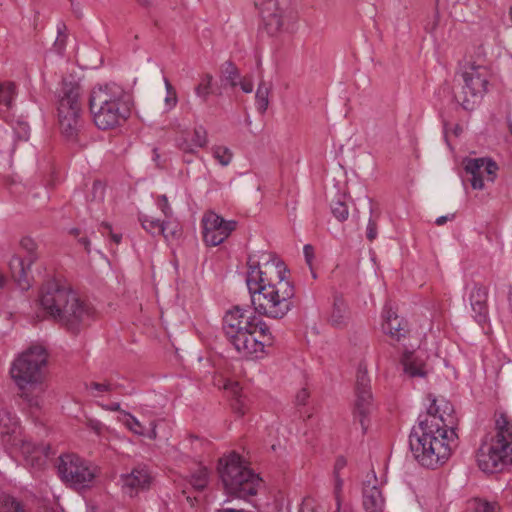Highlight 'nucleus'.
<instances>
[{
    "label": "nucleus",
    "instance_id": "1",
    "mask_svg": "<svg viewBox=\"0 0 512 512\" xmlns=\"http://www.w3.org/2000/svg\"><path fill=\"white\" fill-rule=\"evenodd\" d=\"M430 406L418 417L411 429L409 447L415 460L423 467L436 469L451 456L452 443L457 434L454 425V407L444 399L429 395Z\"/></svg>",
    "mask_w": 512,
    "mask_h": 512
},
{
    "label": "nucleus",
    "instance_id": "2",
    "mask_svg": "<svg viewBox=\"0 0 512 512\" xmlns=\"http://www.w3.org/2000/svg\"><path fill=\"white\" fill-rule=\"evenodd\" d=\"M246 284L256 313L273 319H282L292 309L295 296L294 285L287 280L285 264L273 259L276 281L268 277V272L260 269L259 261L249 256Z\"/></svg>",
    "mask_w": 512,
    "mask_h": 512
},
{
    "label": "nucleus",
    "instance_id": "3",
    "mask_svg": "<svg viewBox=\"0 0 512 512\" xmlns=\"http://www.w3.org/2000/svg\"><path fill=\"white\" fill-rule=\"evenodd\" d=\"M39 303L43 311L72 333L78 334L90 325L95 317L94 308L59 280H46L39 292Z\"/></svg>",
    "mask_w": 512,
    "mask_h": 512
},
{
    "label": "nucleus",
    "instance_id": "4",
    "mask_svg": "<svg viewBox=\"0 0 512 512\" xmlns=\"http://www.w3.org/2000/svg\"><path fill=\"white\" fill-rule=\"evenodd\" d=\"M248 309L234 306L223 318V331L228 342L245 358H258L274 337L268 325Z\"/></svg>",
    "mask_w": 512,
    "mask_h": 512
},
{
    "label": "nucleus",
    "instance_id": "5",
    "mask_svg": "<svg viewBox=\"0 0 512 512\" xmlns=\"http://www.w3.org/2000/svg\"><path fill=\"white\" fill-rule=\"evenodd\" d=\"M48 363V352L42 345H32L12 363L10 375L19 392L18 395L30 407L40 406L43 380Z\"/></svg>",
    "mask_w": 512,
    "mask_h": 512
},
{
    "label": "nucleus",
    "instance_id": "6",
    "mask_svg": "<svg viewBox=\"0 0 512 512\" xmlns=\"http://www.w3.org/2000/svg\"><path fill=\"white\" fill-rule=\"evenodd\" d=\"M89 109L99 129H112L130 116L129 96L115 83L99 85L90 93Z\"/></svg>",
    "mask_w": 512,
    "mask_h": 512
},
{
    "label": "nucleus",
    "instance_id": "7",
    "mask_svg": "<svg viewBox=\"0 0 512 512\" xmlns=\"http://www.w3.org/2000/svg\"><path fill=\"white\" fill-rule=\"evenodd\" d=\"M479 468L497 473L512 464V421L503 413L495 420V434L486 438L477 454Z\"/></svg>",
    "mask_w": 512,
    "mask_h": 512
},
{
    "label": "nucleus",
    "instance_id": "8",
    "mask_svg": "<svg viewBox=\"0 0 512 512\" xmlns=\"http://www.w3.org/2000/svg\"><path fill=\"white\" fill-rule=\"evenodd\" d=\"M217 469L228 496L246 500L257 494L262 479L244 464L239 454L232 452L220 458Z\"/></svg>",
    "mask_w": 512,
    "mask_h": 512
},
{
    "label": "nucleus",
    "instance_id": "9",
    "mask_svg": "<svg viewBox=\"0 0 512 512\" xmlns=\"http://www.w3.org/2000/svg\"><path fill=\"white\" fill-rule=\"evenodd\" d=\"M80 86L77 83L63 81L58 92L57 116L61 134L75 142L83 128L80 103Z\"/></svg>",
    "mask_w": 512,
    "mask_h": 512
},
{
    "label": "nucleus",
    "instance_id": "10",
    "mask_svg": "<svg viewBox=\"0 0 512 512\" xmlns=\"http://www.w3.org/2000/svg\"><path fill=\"white\" fill-rule=\"evenodd\" d=\"M460 77L461 88L454 92V99L464 110L473 111L488 92L491 68L472 65L469 69H461Z\"/></svg>",
    "mask_w": 512,
    "mask_h": 512
},
{
    "label": "nucleus",
    "instance_id": "11",
    "mask_svg": "<svg viewBox=\"0 0 512 512\" xmlns=\"http://www.w3.org/2000/svg\"><path fill=\"white\" fill-rule=\"evenodd\" d=\"M58 474L65 483L82 489L91 485L96 468L76 454H64L59 458Z\"/></svg>",
    "mask_w": 512,
    "mask_h": 512
},
{
    "label": "nucleus",
    "instance_id": "12",
    "mask_svg": "<svg viewBox=\"0 0 512 512\" xmlns=\"http://www.w3.org/2000/svg\"><path fill=\"white\" fill-rule=\"evenodd\" d=\"M203 240L208 246H218L223 243L236 229L235 220H225L213 211L204 214L202 218Z\"/></svg>",
    "mask_w": 512,
    "mask_h": 512
},
{
    "label": "nucleus",
    "instance_id": "13",
    "mask_svg": "<svg viewBox=\"0 0 512 512\" xmlns=\"http://www.w3.org/2000/svg\"><path fill=\"white\" fill-rule=\"evenodd\" d=\"M261 15L260 29L266 32H278L281 28L286 31L295 29L296 15L283 17L277 0H264L259 8ZM299 27L297 26L296 29Z\"/></svg>",
    "mask_w": 512,
    "mask_h": 512
},
{
    "label": "nucleus",
    "instance_id": "14",
    "mask_svg": "<svg viewBox=\"0 0 512 512\" xmlns=\"http://www.w3.org/2000/svg\"><path fill=\"white\" fill-rule=\"evenodd\" d=\"M356 402L354 419L361 425L363 433L368 429V415L372 407V392L370 378L366 370L359 368L356 380Z\"/></svg>",
    "mask_w": 512,
    "mask_h": 512
},
{
    "label": "nucleus",
    "instance_id": "15",
    "mask_svg": "<svg viewBox=\"0 0 512 512\" xmlns=\"http://www.w3.org/2000/svg\"><path fill=\"white\" fill-rule=\"evenodd\" d=\"M463 163L466 174L471 176L469 180L473 189L484 188V175L491 182L496 178L498 165L490 158H467Z\"/></svg>",
    "mask_w": 512,
    "mask_h": 512
},
{
    "label": "nucleus",
    "instance_id": "16",
    "mask_svg": "<svg viewBox=\"0 0 512 512\" xmlns=\"http://www.w3.org/2000/svg\"><path fill=\"white\" fill-rule=\"evenodd\" d=\"M122 489L130 497L150 486L151 476L144 466L135 467L130 473L121 476Z\"/></svg>",
    "mask_w": 512,
    "mask_h": 512
},
{
    "label": "nucleus",
    "instance_id": "17",
    "mask_svg": "<svg viewBox=\"0 0 512 512\" xmlns=\"http://www.w3.org/2000/svg\"><path fill=\"white\" fill-rule=\"evenodd\" d=\"M470 305L473 311V318L483 324L488 320V287L475 283L469 294Z\"/></svg>",
    "mask_w": 512,
    "mask_h": 512
},
{
    "label": "nucleus",
    "instance_id": "18",
    "mask_svg": "<svg viewBox=\"0 0 512 512\" xmlns=\"http://www.w3.org/2000/svg\"><path fill=\"white\" fill-rule=\"evenodd\" d=\"M22 452L26 463L32 468L40 470L46 465L47 459L51 455V448L48 444L24 443Z\"/></svg>",
    "mask_w": 512,
    "mask_h": 512
},
{
    "label": "nucleus",
    "instance_id": "19",
    "mask_svg": "<svg viewBox=\"0 0 512 512\" xmlns=\"http://www.w3.org/2000/svg\"><path fill=\"white\" fill-rule=\"evenodd\" d=\"M383 318L382 330L391 338L399 341L409 332L407 322L403 318H400L391 309L384 311Z\"/></svg>",
    "mask_w": 512,
    "mask_h": 512
},
{
    "label": "nucleus",
    "instance_id": "20",
    "mask_svg": "<svg viewBox=\"0 0 512 512\" xmlns=\"http://www.w3.org/2000/svg\"><path fill=\"white\" fill-rule=\"evenodd\" d=\"M362 507L364 512H384L385 499L381 490L376 485H364Z\"/></svg>",
    "mask_w": 512,
    "mask_h": 512
},
{
    "label": "nucleus",
    "instance_id": "21",
    "mask_svg": "<svg viewBox=\"0 0 512 512\" xmlns=\"http://www.w3.org/2000/svg\"><path fill=\"white\" fill-rule=\"evenodd\" d=\"M401 363L405 374L409 377H426L425 363L414 352L406 351L402 356Z\"/></svg>",
    "mask_w": 512,
    "mask_h": 512
},
{
    "label": "nucleus",
    "instance_id": "22",
    "mask_svg": "<svg viewBox=\"0 0 512 512\" xmlns=\"http://www.w3.org/2000/svg\"><path fill=\"white\" fill-rule=\"evenodd\" d=\"M490 67L486 58V52L482 44L470 47L460 62V69H469L471 66Z\"/></svg>",
    "mask_w": 512,
    "mask_h": 512
},
{
    "label": "nucleus",
    "instance_id": "23",
    "mask_svg": "<svg viewBox=\"0 0 512 512\" xmlns=\"http://www.w3.org/2000/svg\"><path fill=\"white\" fill-rule=\"evenodd\" d=\"M12 277L18 283L19 287L23 290L29 288V282L27 280V270L30 268L28 262L19 257L13 256L9 262Z\"/></svg>",
    "mask_w": 512,
    "mask_h": 512
},
{
    "label": "nucleus",
    "instance_id": "24",
    "mask_svg": "<svg viewBox=\"0 0 512 512\" xmlns=\"http://www.w3.org/2000/svg\"><path fill=\"white\" fill-rule=\"evenodd\" d=\"M220 80L224 86L235 88L241 78L240 71L231 60L225 61L220 67Z\"/></svg>",
    "mask_w": 512,
    "mask_h": 512
},
{
    "label": "nucleus",
    "instance_id": "25",
    "mask_svg": "<svg viewBox=\"0 0 512 512\" xmlns=\"http://www.w3.org/2000/svg\"><path fill=\"white\" fill-rule=\"evenodd\" d=\"M348 320V307L341 298H335L333 309L329 318L332 326L342 328Z\"/></svg>",
    "mask_w": 512,
    "mask_h": 512
},
{
    "label": "nucleus",
    "instance_id": "26",
    "mask_svg": "<svg viewBox=\"0 0 512 512\" xmlns=\"http://www.w3.org/2000/svg\"><path fill=\"white\" fill-rule=\"evenodd\" d=\"M16 86L12 82L0 84V113L8 111L13 104Z\"/></svg>",
    "mask_w": 512,
    "mask_h": 512
},
{
    "label": "nucleus",
    "instance_id": "27",
    "mask_svg": "<svg viewBox=\"0 0 512 512\" xmlns=\"http://www.w3.org/2000/svg\"><path fill=\"white\" fill-rule=\"evenodd\" d=\"M270 87L261 80L256 91V109L260 114H265L269 106Z\"/></svg>",
    "mask_w": 512,
    "mask_h": 512
},
{
    "label": "nucleus",
    "instance_id": "28",
    "mask_svg": "<svg viewBox=\"0 0 512 512\" xmlns=\"http://www.w3.org/2000/svg\"><path fill=\"white\" fill-rule=\"evenodd\" d=\"M138 219L142 228L152 236L160 235L163 230L167 229V227H162L163 221L159 219H154L143 214L139 215Z\"/></svg>",
    "mask_w": 512,
    "mask_h": 512
},
{
    "label": "nucleus",
    "instance_id": "29",
    "mask_svg": "<svg viewBox=\"0 0 512 512\" xmlns=\"http://www.w3.org/2000/svg\"><path fill=\"white\" fill-rule=\"evenodd\" d=\"M209 482V471L204 466H199L192 474L190 483L196 490H204Z\"/></svg>",
    "mask_w": 512,
    "mask_h": 512
},
{
    "label": "nucleus",
    "instance_id": "30",
    "mask_svg": "<svg viewBox=\"0 0 512 512\" xmlns=\"http://www.w3.org/2000/svg\"><path fill=\"white\" fill-rule=\"evenodd\" d=\"M370 203V218L368 220L367 228H366V238L369 241H373L377 238V229H378V218H379V212H375L371 203V199L368 198Z\"/></svg>",
    "mask_w": 512,
    "mask_h": 512
},
{
    "label": "nucleus",
    "instance_id": "31",
    "mask_svg": "<svg viewBox=\"0 0 512 512\" xmlns=\"http://www.w3.org/2000/svg\"><path fill=\"white\" fill-rule=\"evenodd\" d=\"M0 512H25L23 505L14 497L4 495L0 498Z\"/></svg>",
    "mask_w": 512,
    "mask_h": 512
},
{
    "label": "nucleus",
    "instance_id": "32",
    "mask_svg": "<svg viewBox=\"0 0 512 512\" xmlns=\"http://www.w3.org/2000/svg\"><path fill=\"white\" fill-rule=\"evenodd\" d=\"M472 512H498L500 506L495 501H487L484 499L476 498L471 503Z\"/></svg>",
    "mask_w": 512,
    "mask_h": 512
},
{
    "label": "nucleus",
    "instance_id": "33",
    "mask_svg": "<svg viewBox=\"0 0 512 512\" xmlns=\"http://www.w3.org/2000/svg\"><path fill=\"white\" fill-rule=\"evenodd\" d=\"M331 212L333 216L340 222H344L348 219L349 210L348 206L344 201L340 199L331 203Z\"/></svg>",
    "mask_w": 512,
    "mask_h": 512
},
{
    "label": "nucleus",
    "instance_id": "34",
    "mask_svg": "<svg viewBox=\"0 0 512 512\" xmlns=\"http://www.w3.org/2000/svg\"><path fill=\"white\" fill-rule=\"evenodd\" d=\"M15 139L18 141H27L30 136V127L27 122L17 120L13 125Z\"/></svg>",
    "mask_w": 512,
    "mask_h": 512
},
{
    "label": "nucleus",
    "instance_id": "35",
    "mask_svg": "<svg viewBox=\"0 0 512 512\" xmlns=\"http://www.w3.org/2000/svg\"><path fill=\"white\" fill-rule=\"evenodd\" d=\"M213 157L222 165L230 164L233 154L231 150L224 146H216L213 148Z\"/></svg>",
    "mask_w": 512,
    "mask_h": 512
},
{
    "label": "nucleus",
    "instance_id": "36",
    "mask_svg": "<svg viewBox=\"0 0 512 512\" xmlns=\"http://www.w3.org/2000/svg\"><path fill=\"white\" fill-rule=\"evenodd\" d=\"M20 245L23 249H25L28 253L26 261H28V266H31L35 260L37 259V256L35 254L36 250V243L33 239L29 237H25L21 240Z\"/></svg>",
    "mask_w": 512,
    "mask_h": 512
},
{
    "label": "nucleus",
    "instance_id": "37",
    "mask_svg": "<svg viewBox=\"0 0 512 512\" xmlns=\"http://www.w3.org/2000/svg\"><path fill=\"white\" fill-rule=\"evenodd\" d=\"M192 143L196 148H202L207 144V132L203 126L194 128Z\"/></svg>",
    "mask_w": 512,
    "mask_h": 512
},
{
    "label": "nucleus",
    "instance_id": "38",
    "mask_svg": "<svg viewBox=\"0 0 512 512\" xmlns=\"http://www.w3.org/2000/svg\"><path fill=\"white\" fill-rule=\"evenodd\" d=\"M162 227H167L163 230L162 235L166 240L175 239L179 236L180 230L179 225L172 221H163Z\"/></svg>",
    "mask_w": 512,
    "mask_h": 512
},
{
    "label": "nucleus",
    "instance_id": "39",
    "mask_svg": "<svg viewBox=\"0 0 512 512\" xmlns=\"http://www.w3.org/2000/svg\"><path fill=\"white\" fill-rule=\"evenodd\" d=\"M226 389H229L231 390L234 398H235V401H236V404H233V406L235 407L236 405H238L236 407V409L238 410V412L243 415L245 413L244 409L242 408L243 404L241 402V388L239 386V384L237 382H234V383H229L228 385L225 386Z\"/></svg>",
    "mask_w": 512,
    "mask_h": 512
},
{
    "label": "nucleus",
    "instance_id": "40",
    "mask_svg": "<svg viewBox=\"0 0 512 512\" xmlns=\"http://www.w3.org/2000/svg\"><path fill=\"white\" fill-rule=\"evenodd\" d=\"M98 230L102 234V236H110L111 240L114 243L119 244L121 242L122 235L119 233H113L112 227L109 223L102 222Z\"/></svg>",
    "mask_w": 512,
    "mask_h": 512
},
{
    "label": "nucleus",
    "instance_id": "41",
    "mask_svg": "<svg viewBox=\"0 0 512 512\" xmlns=\"http://www.w3.org/2000/svg\"><path fill=\"white\" fill-rule=\"evenodd\" d=\"M126 426L135 434L144 435V428L142 424L131 414H127Z\"/></svg>",
    "mask_w": 512,
    "mask_h": 512
},
{
    "label": "nucleus",
    "instance_id": "42",
    "mask_svg": "<svg viewBox=\"0 0 512 512\" xmlns=\"http://www.w3.org/2000/svg\"><path fill=\"white\" fill-rule=\"evenodd\" d=\"M164 83L167 92L165 102L167 106L174 107L177 103L176 91L166 77H164Z\"/></svg>",
    "mask_w": 512,
    "mask_h": 512
},
{
    "label": "nucleus",
    "instance_id": "43",
    "mask_svg": "<svg viewBox=\"0 0 512 512\" xmlns=\"http://www.w3.org/2000/svg\"><path fill=\"white\" fill-rule=\"evenodd\" d=\"M157 206L162 211L166 218H170L173 215L172 208L168 202L166 195H160L157 199Z\"/></svg>",
    "mask_w": 512,
    "mask_h": 512
},
{
    "label": "nucleus",
    "instance_id": "44",
    "mask_svg": "<svg viewBox=\"0 0 512 512\" xmlns=\"http://www.w3.org/2000/svg\"><path fill=\"white\" fill-rule=\"evenodd\" d=\"M88 387L92 390L99 392V393L112 392L115 388V386L110 382H106V383L91 382Z\"/></svg>",
    "mask_w": 512,
    "mask_h": 512
},
{
    "label": "nucleus",
    "instance_id": "45",
    "mask_svg": "<svg viewBox=\"0 0 512 512\" xmlns=\"http://www.w3.org/2000/svg\"><path fill=\"white\" fill-rule=\"evenodd\" d=\"M195 93L198 97L202 98L203 101H206L208 96L212 93V90L210 87L200 82L195 88Z\"/></svg>",
    "mask_w": 512,
    "mask_h": 512
},
{
    "label": "nucleus",
    "instance_id": "46",
    "mask_svg": "<svg viewBox=\"0 0 512 512\" xmlns=\"http://www.w3.org/2000/svg\"><path fill=\"white\" fill-rule=\"evenodd\" d=\"M68 34H57V37L54 41V47L58 51V53H61L65 46L67 41Z\"/></svg>",
    "mask_w": 512,
    "mask_h": 512
},
{
    "label": "nucleus",
    "instance_id": "47",
    "mask_svg": "<svg viewBox=\"0 0 512 512\" xmlns=\"http://www.w3.org/2000/svg\"><path fill=\"white\" fill-rule=\"evenodd\" d=\"M87 427L94 431L96 434L100 435L104 429V424L96 419H89L87 422Z\"/></svg>",
    "mask_w": 512,
    "mask_h": 512
},
{
    "label": "nucleus",
    "instance_id": "48",
    "mask_svg": "<svg viewBox=\"0 0 512 512\" xmlns=\"http://www.w3.org/2000/svg\"><path fill=\"white\" fill-rule=\"evenodd\" d=\"M309 398V392L306 388H302L295 397V402L297 405H305Z\"/></svg>",
    "mask_w": 512,
    "mask_h": 512
},
{
    "label": "nucleus",
    "instance_id": "49",
    "mask_svg": "<svg viewBox=\"0 0 512 512\" xmlns=\"http://www.w3.org/2000/svg\"><path fill=\"white\" fill-rule=\"evenodd\" d=\"M304 257L306 260V263L311 267L312 261L314 259V248L310 244H306L303 248Z\"/></svg>",
    "mask_w": 512,
    "mask_h": 512
},
{
    "label": "nucleus",
    "instance_id": "50",
    "mask_svg": "<svg viewBox=\"0 0 512 512\" xmlns=\"http://www.w3.org/2000/svg\"><path fill=\"white\" fill-rule=\"evenodd\" d=\"M238 85H240L244 93H251L253 91V82L251 80L240 79Z\"/></svg>",
    "mask_w": 512,
    "mask_h": 512
},
{
    "label": "nucleus",
    "instance_id": "51",
    "mask_svg": "<svg viewBox=\"0 0 512 512\" xmlns=\"http://www.w3.org/2000/svg\"><path fill=\"white\" fill-rule=\"evenodd\" d=\"M346 466V459L343 456L337 457L334 464V475H339L340 470Z\"/></svg>",
    "mask_w": 512,
    "mask_h": 512
},
{
    "label": "nucleus",
    "instance_id": "52",
    "mask_svg": "<svg viewBox=\"0 0 512 512\" xmlns=\"http://www.w3.org/2000/svg\"><path fill=\"white\" fill-rule=\"evenodd\" d=\"M193 143H188L186 140H184L183 142H181L179 144V148L184 152V153H194V148H193Z\"/></svg>",
    "mask_w": 512,
    "mask_h": 512
},
{
    "label": "nucleus",
    "instance_id": "53",
    "mask_svg": "<svg viewBox=\"0 0 512 512\" xmlns=\"http://www.w3.org/2000/svg\"><path fill=\"white\" fill-rule=\"evenodd\" d=\"M334 477H335V495H336V498L338 499L339 493L341 492L342 487H343V480L340 478L339 475H334Z\"/></svg>",
    "mask_w": 512,
    "mask_h": 512
},
{
    "label": "nucleus",
    "instance_id": "54",
    "mask_svg": "<svg viewBox=\"0 0 512 512\" xmlns=\"http://www.w3.org/2000/svg\"><path fill=\"white\" fill-rule=\"evenodd\" d=\"M100 406L107 411H120V403L118 402H113L110 404H101Z\"/></svg>",
    "mask_w": 512,
    "mask_h": 512
},
{
    "label": "nucleus",
    "instance_id": "55",
    "mask_svg": "<svg viewBox=\"0 0 512 512\" xmlns=\"http://www.w3.org/2000/svg\"><path fill=\"white\" fill-rule=\"evenodd\" d=\"M78 243L84 246L87 253H90V240L88 237L83 236L78 238Z\"/></svg>",
    "mask_w": 512,
    "mask_h": 512
},
{
    "label": "nucleus",
    "instance_id": "56",
    "mask_svg": "<svg viewBox=\"0 0 512 512\" xmlns=\"http://www.w3.org/2000/svg\"><path fill=\"white\" fill-rule=\"evenodd\" d=\"M454 218V214H451L450 216L449 215H445V216H440L438 217L436 220H435V224L437 226H441V225H444L447 220H452Z\"/></svg>",
    "mask_w": 512,
    "mask_h": 512
},
{
    "label": "nucleus",
    "instance_id": "57",
    "mask_svg": "<svg viewBox=\"0 0 512 512\" xmlns=\"http://www.w3.org/2000/svg\"><path fill=\"white\" fill-rule=\"evenodd\" d=\"M93 192L95 194L96 193H100V195L102 196L103 193H104V185L100 181H94V183H93Z\"/></svg>",
    "mask_w": 512,
    "mask_h": 512
},
{
    "label": "nucleus",
    "instance_id": "58",
    "mask_svg": "<svg viewBox=\"0 0 512 512\" xmlns=\"http://www.w3.org/2000/svg\"><path fill=\"white\" fill-rule=\"evenodd\" d=\"M212 80H213V76L211 74H205L201 79V83H203V84H205V86H208L211 88Z\"/></svg>",
    "mask_w": 512,
    "mask_h": 512
},
{
    "label": "nucleus",
    "instance_id": "59",
    "mask_svg": "<svg viewBox=\"0 0 512 512\" xmlns=\"http://www.w3.org/2000/svg\"><path fill=\"white\" fill-rule=\"evenodd\" d=\"M136 2L139 5H141L143 7H146V8H148V7H150L152 5V0H136Z\"/></svg>",
    "mask_w": 512,
    "mask_h": 512
},
{
    "label": "nucleus",
    "instance_id": "60",
    "mask_svg": "<svg viewBox=\"0 0 512 512\" xmlns=\"http://www.w3.org/2000/svg\"><path fill=\"white\" fill-rule=\"evenodd\" d=\"M70 1H71V8H72L73 12L78 15V13H79V4H76L74 2V0H70Z\"/></svg>",
    "mask_w": 512,
    "mask_h": 512
},
{
    "label": "nucleus",
    "instance_id": "61",
    "mask_svg": "<svg viewBox=\"0 0 512 512\" xmlns=\"http://www.w3.org/2000/svg\"><path fill=\"white\" fill-rule=\"evenodd\" d=\"M67 29L64 23H60L57 25V32H64Z\"/></svg>",
    "mask_w": 512,
    "mask_h": 512
},
{
    "label": "nucleus",
    "instance_id": "62",
    "mask_svg": "<svg viewBox=\"0 0 512 512\" xmlns=\"http://www.w3.org/2000/svg\"><path fill=\"white\" fill-rule=\"evenodd\" d=\"M6 278L0 273V290L4 287Z\"/></svg>",
    "mask_w": 512,
    "mask_h": 512
},
{
    "label": "nucleus",
    "instance_id": "63",
    "mask_svg": "<svg viewBox=\"0 0 512 512\" xmlns=\"http://www.w3.org/2000/svg\"><path fill=\"white\" fill-rule=\"evenodd\" d=\"M426 31H433L437 29V22L434 20L431 27H426Z\"/></svg>",
    "mask_w": 512,
    "mask_h": 512
},
{
    "label": "nucleus",
    "instance_id": "64",
    "mask_svg": "<svg viewBox=\"0 0 512 512\" xmlns=\"http://www.w3.org/2000/svg\"><path fill=\"white\" fill-rule=\"evenodd\" d=\"M70 233H71L72 235H74V236L78 237V236H79V234H80V230H79V229H77V228H74V229H71Z\"/></svg>",
    "mask_w": 512,
    "mask_h": 512
}]
</instances>
